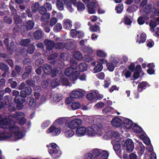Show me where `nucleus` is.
I'll use <instances>...</instances> for the list:
<instances>
[{"label":"nucleus","instance_id":"a18cd8bd","mask_svg":"<svg viewBox=\"0 0 159 159\" xmlns=\"http://www.w3.org/2000/svg\"><path fill=\"white\" fill-rule=\"evenodd\" d=\"M30 40L28 39H22L20 42V44L22 46H26L30 43Z\"/></svg>","mask_w":159,"mask_h":159},{"label":"nucleus","instance_id":"f3484780","mask_svg":"<svg viewBox=\"0 0 159 159\" xmlns=\"http://www.w3.org/2000/svg\"><path fill=\"white\" fill-rule=\"evenodd\" d=\"M133 131L136 133L141 138H143L144 135V132L142 129L138 125L135 124L132 129Z\"/></svg>","mask_w":159,"mask_h":159},{"label":"nucleus","instance_id":"774afa93","mask_svg":"<svg viewBox=\"0 0 159 159\" xmlns=\"http://www.w3.org/2000/svg\"><path fill=\"white\" fill-rule=\"evenodd\" d=\"M35 49V47L33 45H32L28 48L27 51L30 54H32L33 53Z\"/></svg>","mask_w":159,"mask_h":159},{"label":"nucleus","instance_id":"f257e3e1","mask_svg":"<svg viewBox=\"0 0 159 159\" xmlns=\"http://www.w3.org/2000/svg\"><path fill=\"white\" fill-rule=\"evenodd\" d=\"M13 123V121L8 118L3 119L0 120V140H15L21 139L25 136V134Z\"/></svg>","mask_w":159,"mask_h":159},{"label":"nucleus","instance_id":"864d4df0","mask_svg":"<svg viewBox=\"0 0 159 159\" xmlns=\"http://www.w3.org/2000/svg\"><path fill=\"white\" fill-rule=\"evenodd\" d=\"M115 66L111 62H109L107 64V66L108 70L111 71H113Z\"/></svg>","mask_w":159,"mask_h":159},{"label":"nucleus","instance_id":"39448f33","mask_svg":"<svg viewBox=\"0 0 159 159\" xmlns=\"http://www.w3.org/2000/svg\"><path fill=\"white\" fill-rule=\"evenodd\" d=\"M93 153H87L84 156V159H100L102 156L107 157V154L105 151H102V150L95 149H94Z\"/></svg>","mask_w":159,"mask_h":159},{"label":"nucleus","instance_id":"20e7f679","mask_svg":"<svg viewBox=\"0 0 159 159\" xmlns=\"http://www.w3.org/2000/svg\"><path fill=\"white\" fill-rule=\"evenodd\" d=\"M103 134L102 129L96 125H93L86 128V134L89 137L101 136Z\"/></svg>","mask_w":159,"mask_h":159},{"label":"nucleus","instance_id":"338daca9","mask_svg":"<svg viewBox=\"0 0 159 159\" xmlns=\"http://www.w3.org/2000/svg\"><path fill=\"white\" fill-rule=\"evenodd\" d=\"M9 110L11 111H13L16 110L15 106L14 103H10L8 107Z\"/></svg>","mask_w":159,"mask_h":159},{"label":"nucleus","instance_id":"c85d7f7f","mask_svg":"<svg viewBox=\"0 0 159 159\" xmlns=\"http://www.w3.org/2000/svg\"><path fill=\"white\" fill-rule=\"evenodd\" d=\"M70 2L66 3L67 8L68 10L70 12H72L73 11V9L72 7L71 3H72L74 6L75 5L76 2V0H70Z\"/></svg>","mask_w":159,"mask_h":159},{"label":"nucleus","instance_id":"603ef678","mask_svg":"<svg viewBox=\"0 0 159 159\" xmlns=\"http://www.w3.org/2000/svg\"><path fill=\"white\" fill-rule=\"evenodd\" d=\"M146 20L145 19V16H141L139 17L138 19V23L140 25L143 24L145 22V20Z\"/></svg>","mask_w":159,"mask_h":159},{"label":"nucleus","instance_id":"5701e85b","mask_svg":"<svg viewBox=\"0 0 159 159\" xmlns=\"http://www.w3.org/2000/svg\"><path fill=\"white\" fill-rule=\"evenodd\" d=\"M146 39V34L144 33H142L140 36L137 35L136 41L139 44L143 43L145 42Z\"/></svg>","mask_w":159,"mask_h":159},{"label":"nucleus","instance_id":"8fccbe9b","mask_svg":"<svg viewBox=\"0 0 159 159\" xmlns=\"http://www.w3.org/2000/svg\"><path fill=\"white\" fill-rule=\"evenodd\" d=\"M39 5L38 3L35 2L33 4L31 7L32 10L33 12H36L38 9Z\"/></svg>","mask_w":159,"mask_h":159},{"label":"nucleus","instance_id":"37998d69","mask_svg":"<svg viewBox=\"0 0 159 159\" xmlns=\"http://www.w3.org/2000/svg\"><path fill=\"white\" fill-rule=\"evenodd\" d=\"M86 98L90 101L93 100L96 98V93H88L86 96Z\"/></svg>","mask_w":159,"mask_h":159},{"label":"nucleus","instance_id":"79ce46f5","mask_svg":"<svg viewBox=\"0 0 159 159\" xmlns=\"http://www.w3.org/2000/svg\"><path fill=\"white\" fill-rule=\"evenodd\" d=\"M97 55L99 57H105L107 56V54L103 51L99 50L97 51Z\"/></svg>","mask_w":159,"mask_h":159},{"label":"nucleus","instance_id":"a878e982","mask_svg":"<svg viewBox=\"0 0 159 159\" xmlns=\"http://www.w3.org/2000/svg\"><path fill=\"white\" fill-rule=\"evenodd\" d=\"M114 111L113 108L111 107H107L102 110L103 113L104 115H109L112 114Z\"/></svg>","mask_w":159,"mask_h":159},{"label":"nucleus","instance_id":"0e129e2a","mask_svg":"<svg viewBox=\"0 0 159 159\" xmlns=\"http://www.w3.org/2000/svg\"><path fill=\"white\" fill-rule=\"evenodd\" d=\"M90 30L92 31H97L99 30L100 28L99 26L96 25L94 26L91 27Z\"/></svg>","mask_w":159,"mask_h":159},{"label":"nucleus","instance_id":"cd10ccee","mask_svg":"<svg viewBox=\"0 0 159 159\" xmlns=\"http://www.w3.org/2000/svg\"><path fill=\"white\" fill-rule=\"evenodd\" d=\"M71 41H72V40L69 39L68 42L65 44V48L66 49L71 50L75 48V44Z\"/></svg>","mask_w":159,"mask_h":159},{"label":"nucleus","instance_id":"dca6fc26","mask_svg":"<svg viewBox=\"0 0 159 159\" xmlns=\"http://www.w3.org/2000/svg\"><path fill=\"white\" fill-rule=\"evenodd\" d=\"M14 101L16 103H17V108L19 109H21L23 107L22 104L24 103L25 101V99L24 97H22L20 96L15 97L14 98Z\"/></svg>","mask_w":159,"mask_h":159},{"label":"nucleus","instance_id":"6e6552de","mask_svg":"<svg viewBox=\"0 0 159 159\" xmlns=\"http://www.w3.org/2000/svg\"><path fill=\"white\" fill-rule=\"evenodd\" d=\"M46 133L48 134H50L53 136H56L60 134L61 130L59 127L54 125L51 126L48 129Z\"/></svg>","mask_w":159,"mask_h":159},{"label":"nucleus","instance_id":"aec40b11","mask_svg":"<svg viewBox=\"0 0 159 159\" xmlns=\"http://www.w3.org/2000/svg\"><path fill=\"white\" fill-rule=\"evenodd\" d=\"M86 128L84 127H81L77 129L76 130V134L78 137L84 136L86 134Z\"/></svg>","mask_w":159,"mask_h":159},{"label":"nucleus","instance_id":"72a5a7b5","mask_svg":"<svg viewBox=\"0 0 159 159\" xmlns=\"http://www.w3.org/2000/svg\"><path fill=\"white\" fill-rule=\"evenodd\" d=\"M110 61L113 63V64L115 66L117 65H120L121 62L120 61L119 58H117V59L111 57L110 58Z\"/></svg>","mask_w":159,"mask_h":159},{"label":"nucleus","instance_id":"bb28decb","mask_svg":"<svg viewBox=\"0 0 159 159\" xmlns=\"http://www.w3.org/2000/svg\"><path fill=\"white\" fill-rule=\"evenodd\" d=\"M67 117H61L56 120L53 123V125L58 127L59 125H61L66 121Z\"/></svg>","mask_w":159,"mask_h":159},{"label":"nucleus","instance_id":"0eeeda50","mask_svg":"<svg viewBox=\"0 0 159 159\" xmlns=\"http://www.w3.org/2000/svg\"><path fill=\"white\" fill-rule=\"evenodd\" d=\"M16 120H19V123L21 125H23L26 121L25 118V114L21 111L15 112L12 116Z\"/></svg>","mask_w":159,"mask_h":159},{"label":"nucleus","instance_id":"680f3d73","mask_svg":"<svg viewBox=\"0 0 159 159\" xmlns=\"http://www.w3.org/2000/svg\"><path fill=\"white\" fill-rule=\"evenodd\" d=\"M124 21L126 25H130L132 22L130 18L128 17V16L127 15L125 16V17Z\"/></svg>","mask_w":159,"mask_h":159},{"label":"nucleus","instance_id":"ddd939ff","mask_svg":"<svg viewBox=\"0 0 159 159\" xmlns=\"http://www.w3.org/2000/svg\"><path fill=\"white\" fill-rule=\"evenodd\" d=\"M50 146L47 145V146L48 147V152L52 156L53 154H56L58 153L59 148L56 143H52L50 144Z\"/></svg>","mask_w":159,"mask_h":159},{"label":"nucleus","instance_id":"7c9ffc66","mask_svg":"<svg viewBox=\"0 0 159 159\" xmlns=\"http://www.w3.org/2000/svg\"><path fill=\"white\" fill-rule=\"evenodd\" d=\"M50 17V14L49 13H47L43 15L41 17V20L43 22H46V25H48V21Z\"/></svg>","mask_w":159,"mask_h":159},{"label":"nucleus","instance_id":"2eb2a0df","mask_svg":"<svg viewBox=\"0 0 159 159\" xmlns=\"http://www.w3.org/2000/svg\"><path fill=\"white\" fill-rule=\"evenodd\" d=\"M44 43L46 46L47 52L49 53H51L53 52L52 49L54 46V43L53 42L50 40L46 39L44 41Z\"/></svg>","mask_w":159,"mask_h":159},{"label":"nucleus","instance_id":"412c9836","mask_svg":"<svg viewBox=\"0 0 159 159\" xmlns=\"http://www.w3.org/2000/svg\"><path fill=\"white\" fill-rule=\"evenodd\" d=\"M151 6H146L144 9H141L140 10L141 13L143 12V13L142 15L145 16V19L146 20H148L149 18L148 14L151 11Z\"/></svg>","mask_w":159,"mask_h":159},{"label":"nucleus","instance_id":"f704fd0d","mask_svg":"<svg viewBox=\"0 0 159 159\" xmlns=\"http://www.w3.org/2000/svg\"><path fill=\"white\" fill-rule=\"evenodd\" d=\"M159 23H157L155 21H151L150 22L149 25L150 27V30L151 31L153 32L154 31V29L156 26L157 25L159 24Z\"/></svg>","mask_w":159,"mask_h":159},{"label":"nucleus","instance_id":"c756f323","mask_svg":"<svg viewBox=\"0 0 159 159\" xmlns=\"http://www.w3.org/2000/svg\"><path fill=\"white\" fill-rule=\"evenodd\" d=\"M66 0H57V6L59 10H62L64 9L63 3L65 2Z\"/></svg>","mask_w":159,"mask_h":159},{"label":"nucleus","instance_id":"ea45409f","mask_svg":"<svg viewBox=\"0 0 159 159\" xmlns=\"http://www.w3.org/2000/svg\"><path fill=\"white\" fill-rule=\"evenodd\" d=\"M87 65L84 62L81 63L79 65V69L81 71H84L87 69Z\"/></svg>","mask_w":159,"mask_h":159},{"label":"nucleus","instance_id":"6ab92c4d","mask_svg":"<svg viewBox=\"0 0 159 159\" xmlns=\"http://www.w3.org/2000/svg\"><path fill=\"white\" fill-rule=\"evenodd\" d=\"M126 150L128 152H132L134 149V144L132 140L130 139H127L125 141Z\"/></svg>","mask_w":159,"mask_h":159},{"label":"nucleus","instance_id":"473e14b6","mask_svg":"<svg viewBox=\"0 0 159 159\" xmlns=\"http://www.w3.org/2000/svg\"><path fill=\"white\" fill-rule=\"evenodd\" d=\"M103 69V66L100 63H98L94 68L93 71L94 73H96L101 71Z\"/></svg>","mask_w":159,"mask_h":159},{"label":"nucleus","instance_id":"9b49d317","mask_svg":"<svg viewBox=\"0 0 159 159\" xmlns=\"http://www.w3.org/2000/svg\"><path fill=\"white\" fill-rule=\"evenodd\" d=\"M84 94V91L81 89H78L72 91L70 94V96L74 98H80L83 96Z\"/></svg>","mask_w":159,"mask_h":159},{"label":"nucleus","instance_id":"e433bc0d","mask_svg":"<svg viewBox=\"0 0 159 159\" xmlns=\"http://www.w3.org/2000/svg\"><path fill=\"white\" fill-rule=\"evenodd\" d=\"M70 55L67 52L62 53L60 56L61 58L63 60H69Z\"/></svg>","mask_w":159,"mask_h":159},{"label":"nucleus","instance_id":"4468645a","mask_svg":"<svg viewBox=\"0 0 159 159\" xmlns=\"http://www.w3.org/2000/svg\"><path fill=\"white\" fill-rule=\"evenodd\" d=\"M34 25V23L31 20L29 21L26 24L25 26H22L21 27L22 34L24 35L22 33L23 32H25L28 30L32 29Z\"/></svg>","mask_w":159,"mask_h":159},{"label":"nucleus","instance_id":"052dcab7","mask_svg":"<svg viewBox=\"0 0 159 159\" xmlns=\"http://www.w3.org/2000/svg\"><path fill=\"white\" fill-rule=\"evenodd\" d=\"M119 59L120 61L121 62H120L121 64L126 62L128 61V57L126 56H124L121 59L119 58Z\"/></svg>","mask_w":159,"mask_h":159},{"label":"nucleus","instance_id":"3c124183","mask_svg":"<svg viewBox=\"0 0 159 159\" xmlns=\"http://www.w3.org/2000/svg\"><path fill=\"white\" fill-rule=\"evenodd\" d=\"M60 83L59 80L57 79L54 80L51 83V86L53 87H55L58 86Z\"/></svg>","mask_w":159,"mask_h":159},{"label":"nucleus","instance_id":"de8ad7c7","mask_svg":"<svg viewBox=\"0 0 159 159\" xmlns=\"http://www.w3.org/2000/svg\"><path fill=\"white\" fill-rule=\"evenodd\" d=\"M123 8V6L122 4H120L117 5L116 7V10L117 13H121Z\"/></svg>","mask_w":159,"mask_h":159},{"label":"nucleus","instance_id":"e2e57ef3","mask_svg":"<svg viewBox=\"0 0 159 159\" xmlns=\"http://www.w3.org/2000/svg\"><path fill=\"white\" fill-rule=\"evenodd\" d=\"M55 47L56 49H61L65 48V45H64L62 43H60L56 44Z\"/></svg>","mask_w":159,"mask_h":159},{"label":"nucleus","instance_id":"a211bd4d","mask_svg":"<svg viewBox=\"0 0 159 159\" xmlns=\"http://www.w3.org/2000/svg\"><path fill=\"white\" fill-rule=\"evenodd\" d=\"M62 99V95L58 93H53L50 97V100L52 102H57Z\"/></svg>","mask_w":159,"mask_h":159},{"label":"nucleus","instance_id":"69168bd1","mask_svg":"<svg viewBox=\"0 0 159 159\" xmlns=\"http://www.w3.org/2000/svg\"><path fill=\"white\" fill-rule=\"evenodd\" d=\"M88 10L89 13L90 14H93L95 12V11L94 8H93L91 5H87Z\"/></svg>","mask_w":159,"mask_h":159},{"label":"nucleus","instance_id":"393cba45","mask_svg":"<svg viewBox=\"0 0 159 159\" xmlns=\"http://www.w3.org/2000/svg\"><path fill=\"white\" fill-rule=\"evenodd\" d=\"M11 9L13 14V16L15 22L16 24H18L21 22V20L19 16L16 13V10L14 8H11Z\"/></svg>","mask_w":159,"mask_h":159},{"label":"nucleus","instance_id":"c9c22d12","mask_svg":"<svg viewBox=\"0 0 159 159\" xmlns=\"http://www.w3.org/2000/svg\"><path fill=\"white\" fill-rule=\"evenodd\" d=\"M73 56L75 59L79 60H81L83 58V56L79 52L75 51L73 53Z\"/></svg>","mask_w":159,"mask_h":159},{"label":"nucleus","instance_id":"13d9d810","mask_svg":"<svg viewBox=\"0 0 159 159\" xmlns=\"http://www.w3.org/2000/svg\"><path fill=\"white\" fill-rule=\"evenodd\" d=\"M27 67L29 68L28 72H25L22 75V77L24 79H25L29 77V73L31 71L30 67L28 66Z\"/></svg>","mask_w":159,"mask_h":159},{"label":"nucleus","instance_id":"4be33fe9","mask_svg":"<svg viewBox=\"0 0 159 159\" xmlns=\"http://www.w3.org/2000/svg\"><path fill=\"white\" fill-rule=\"evenodd\" d=\"M122 122V120L119 118L115 117L111 121V124L113 126L117 127H120V125L121 126Z\"/></svg>","mask_w":159,"mask_h":159},{"label":"nucleus","instance_id":"b1692460","mask_svg":"<svg viewBox=\"0 0 159 159\" xmlns=\"http://www.w3.org/2000/svg\"><path fill=\"white\" fill-rule=\"evenodd\" d=\"M72 21L70 20L66 19L64 20L63 26L64 28L66 30L70 29L72 26Z\"/></svg>","mask_w":159,"mask_h":159},{"label":"nucleus","instance_id":"7ed1b4c3","mask_svg":"<svg viewBox=\"0 0 159 159\" xmlns=\"http://www.w3.org/2000/svg\"><path fill=\"white\" fill-rule=\"evenodd\" d=\"M71 67L66 68L65 71V74L69 77L71 80H75L79 75V72L76 70L77 66V63L75 62H70Z\"/></svg>","mask_w":159,"mask_h":159},{"label":"nucleus","instance_id":"9d476101","mask_svg":"<svg viewBox=\"0 0 159 159\" xmlns=\"http://www.w3.org/2000/svg\"><path fill=\"white\" fill-rule=\"evenodd\" d=\"M82 123V120L79 119H76L70 121L68 123V127L71 129H75L80 126Z\"/></svg>","mask_w":159,"mask_h":159},{"label":"nucleus","instance_id":"5fc2aeb1","mask_svg":"<svg viewBox=\"0 0 159 159\" xmlns=\"http://www.w3.org/2000/svg\"><path fill=\"white\" fill-rule=\"evenodd\" d=\"M140 147L139 148V150L138 151V153L140 155H141L144 152L145 148L144 146H143L142 144H140Z\"/></svg>","mask_w":159,"mask_h":159},{"label":"nucleus","instance_id":"f8f14e48","mask_svg":"<svg viewBox=\"0 0 159 159\" xmlns=\"http://www.w3.org/2000/svg\"><path fill=\"white\" fill-rule=\"evenodd\" d=\"M66 125H65L62 129V131L64 133L65 136L67 138L72 137L75 134L73 130Z\"/></svg>","mask_w":159,"mask_h":159},{"label":"nucleus","instance_id":"2f4dec72","mask_svg":"<svg viewBox=\"0 0 159 159\" xmlns=\"http://www.w3.org/2000/svg\"><path fill=\"white\" fill-rule=\"evenodd\" d=\"M43 33L40 30L36 31L34 34V36L35 39L37 40L40 39L42 37Z\"/></svg>","mask_w":159,"mask_h":159},{"label":"nucleus","instance_id":"1a4fd4ad","mask_svg":"<svg viewBox=\"0 0 159 159\" xmlns=\"http://www.w3.org/2000/svg\"><path fill=\"white\" fill-rule=\"evenodd\" d=\"M133 125V122L129 119L125 118L122 120L121 127L125 129H131Z\"/></svg>","mask_w":159,"mask_h":159},{"label":"nucleus","instance_id":"4c0bfd02","mask_svg":"<svg viewBox=\"0 0 159 159\" xmlns=\"http://www.w3.org/2000/svg\"><path fill=\"white\" fill-rule=\"evenodd\" d=\"M77 7L78 11L80 12L83 11L85 8V7L84 5L82 2H79L78 3Z\"/></svg>","mask_w":159,"mask_h":159},{"label":"nucleus","instance_id":"bf43d9fd","mask_svg":"<svg viewBox=\"0 0 159 159\" xmlns=\"http://www.w3.org/2000/svg\"><path fill=\"white\" fill-rule=\"evenodd\" d=\"M84 52L88 53H91L92 52V50L91 48L88 46H85L83 49Z\"/></svg>","mask_w":159,"mask_h":159},{"label":"nucleus","instance_id":"a19ab883","mask_svg":"<svg viewBox=\"0 0 159 159\" xmlns=\"http://www.w3.org/2000/svg\"><path fill=\"white\" fill-rule=\"evenodd\" d=\"M61 83L63 85L68 86L70 85V83L67 79L65 77H62L61 79Z\"/></svg>","mask_w":159,"mask_h":159},{"label":"nucleus","instance_id":"49530a36","mask_svg":"<svg viewBox=\"0 0 159 159\" xmlns=\"http://www.w3.org/2000/svg\"><path fill=\"white\" fill-rule=\"evenodd\" d=\"M80 105L78 102H74L72 103L71 107L73 110H75L79 109L80 107Z\"/></svg>","mask_w":159,"mask_h":159},{"label":"nucleus","instance_id":"6e6d98bb","mask_svg":"<svg viewBox=\"0 0 159 159\" xmlns=\"http://www.w3.org/2000/svg\"><path fill=\"white\" fill-rule=\"evenodd\" d=\"M57 22V20L55 17H52L50 20L49 25L52 27Z\"/></svg>","mask_w":159,"mask_h":159},{"label":"nucleus","instance_id":"4d7b16f0","mask_svg":"<svg viewBox=\"0 0 159 159\" xmlns=\"http://www.w3.org/2000/svg\"><path fill=\"white\" fill-rule=\"evenodd\" d=\"M51 122L49 120H47L44 121L42 125V127L43 129H45L51 124Z\"/></svg>","mask_w":159,"mask_h":159},{"label":"nucleus","instance_id":"c03bdc74","mask_svg":"<svg viewBox=\"0 0 159 159\" xmlns=\"http://www.w3.org/2000/svg\"><path fill=\"white\" fill-rule=\"evenodd\" d=\"M105 104L102 102H99L94 106V108L95 109H98L103 107Z\"/></svg>","mask_w":159,"mask_h":159},{"label":"nucleus","instance_id":"423d86ee","mask_svg":"<svg viewBox=\"0 0 159 159\" xmlns=\"http://www.w3.org/2000/svg\"><path fill=\"white\" fill-rule=\"evenodd\" d=\"M44 72L47 74L52 73L53 77L57 76L61 73V71L60 68H55L52 71L51 66L48 65H45L43 68Z\"/></svg>","mask_w":159,"mask_h":159},{"label":"nucleus","instance_id":"58836bf2","mask_svg":"<svg viewBox=\"0 0 159 159\" xmlns=\"http://www.w3.org/2000/svg\"><path fill=\"white\" fill-rule=\"evenodd\" d=\"M29 106L30 107L33 109H34L36 107V101L34 99H31L29 103Z\"/></svg>","mask_w":159,"mask_h":159},{"label":"nucleus","instance_id":"09e8293b","mask_svg":"<svg viewBox=\"0 0 159 159\" xmlns=\"http://www.w3.org/2000/svg\"><path fill=\"white\" fill-rule=\"evenodd\" d=\"M62 28V25L60 23H57L54 27V31L56 32L59 31Z\"/></svg>","mask_w":159,"mask_h":159},{"label":"nucleus","instance_id":"f03ea898","mask_svg":"<svg viewBox=\"0 0 159 159\" xmlns=\"http://www.w3.org/2000/svg\"><path fill=\"white\" fill-rule=\"evenodd\" d=\"M104 138L106 140L111 138V143L113 146V149L116 154L118 155L121 152V143L123 142L122 136L117 132L110 131L106 132L104 135Z\"/></svg>","mask_w":159,"mask_h":159}]
</instances>
